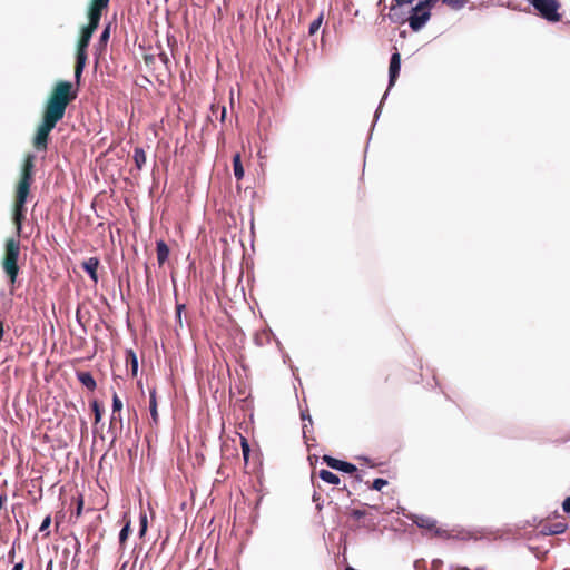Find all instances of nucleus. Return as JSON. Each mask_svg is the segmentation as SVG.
<instances>
[{"mask_svg":"<svg viewBox=\"0 0 570 570\" xmlns=\"http://www.w3.org/2000/svg\"><path fill=\"white\" fill-rule=\"evenodd\" d=\"M233 169H234V176L237 180L243 179L244 177V168L242 164L240 154L236 153L233 157Z\"/></svg>","mask_w":570,"mask_h":570,"instance_id":"15","label":"nucleus"},{"mask_svg":"<svg viewBox=\"0 0 570 570\" xmlns=\"http://www.w3.org/2000/svg\"><path fill=\"white\" fill-rule=\"evenodd\" d=\"M121 410H122V401L115 393L112 396V412L117 413V412H120Z\"/></svg>","mask_w":570,"mask_h":570,"instance_id":"25","label":"nucleus"},{"mask_svg":"<svg viewBox=\"0 0 570 570\" xmlns=\"http://www.w3.org/2000/svg\"><path fill=\"white\" fill-rule=\"evenodd\" d=\"M323 461L332 469L334 470H337V471H342V472H345V473H354L357 471V468L350 463V462H346V461H342V460H338V459H335L333 456H330V455H324L323 456Z\"/></svg>","mask_w":570,"mask_h":570,"instance_id":"7","label":"nucleus"},{"mask_svg":"<svg viewBox=\"0 0 570 570\" xmlns=\"http://www.w3.org/2000/svg\"><path fill=\"white\" fill-rule=\"evenodd\" d=\"M422 528L433 529L435 527V521L432 520H423L422 523L419 524Z\"/></svg>","mask_w":570,"mask_h":570,"instance_id":"32","label":"nucleus"},{"mask_svg":"<svg viewBox=\"0 0 570 570\" xmlns=\"http://www.w3.org/2000/svg\"><path fill=\"white\" fill-rule=\"evenodd\" d=\"M318 475L323 481H325L330 484H338L340 483V478L328 470H324V469L321 470L318 472Z\"/></svg>","mask_w":570,"mask_h":570,"instance_id":"18","label":"nucleus"},{"mask_svg":"<svg viewBox=\"0 0 570 570\" xmlns=\"http://www.w3.org/2000/svg\"><path fill=\"white\" fill-rule=\"evenodd\" d=\"M185 308L184 304L176 305V318L179 325H181V312Z\"/></svg>","mask_w":570,"mask_h":570,"instance_id":"31","label":"nucleus"},{"mask_svg":"<svg viewBox=\"0 0 570 570\" xmlns=\"http://www.w3.org/2000/svg\"><path fill=\"white\" fill-rule=\"evenodd\" d=\"M126 363L128 366H130L132 376H136L138 372V360L136 353L132 350L126 351Z\"/></svg>","mask_w":570,"mask_h":570,"instance_id":"16","label":"nucleus"},{"mask_svg":"<svg viewBox=\"0 0 570 570\" xmlns=\"http://www.w3.org/2000/svg\"><path fill=\"white\" fill-rule=\"evenodd\" d=\"M134 161L136 164V167L138 169H141L142 166L146 164V154L145 150L140 147H136L134 150Z\"/></svg>","mask_w":570,"mask_h":570,"instance_id":"17","label":"nucleus"},{"mask_svg":"<svg viewBox=\"0 0 570 570\" xmlns=\"http://www.w3.org/2000/svg\"><path fill=\"white\" fill-rule=\"evenodd\" d=\"M82 505H83V501H82V499H80L78 502L77 515L81 514Z\"/></svg>","mask_w":570,"mask_h":570,"instance_id":"37","label":"nucleus"},{"mask_svg":"<svg viewBox=\"0 0 570 570\" xmlns=\"http://www.w3.org/2000/svg\"><path fill=\"white\" fill-rule=\"evenodd\" d=\"M401 70V55L396 51L391 56L389 67V88L394 86Z\"/></svg>","mask_w":570,"mask_h":570,"instance_id":"9","label":"nucleus"},{"mask_svg":"<svg viewBox=\"0 0 570 570\" xmlns=\"http://www.w3.org/2000/svg\"><path fill=\"white\" fill-rule=\"evenodd\" d=\"M562 508L566 512L570 513V497L566 498L562 503Z\"/></svg>","mask_w":570,"mask_h":570,"instance_id":"34","label":"nucleus"},{"mask_svg":"<svg viewBox=\"0 0 570 570\" xmlns=\"http://www.w3.org/2000/svg\"><path fill=\"white\" fill-rule=\"evenodd\" d=\"M110 37V26L108 24L100 35L99 46L105 47Z\"/></svg>","mask_w":570,"mask_h":570,"instance_id":"24","label":"nucleus"},{"mask_svg":"<svg viewBox=\"0 0 570 570\" xmlns=\"http://www.w3.org/2000/svg\"><path fill=\"white\" fill-rule=\"evenodd\" d=\"M442 2L452 9H461L466 3V0H442Z\"/></svg>","mask_w":570,"mask_h":570,"instance_id":"23","label":"nucleus"},{"mask_svg":"<svg viewBox=\"0 0 570 570\" xmlns=\"http://www.w3.org/2000/svg\"><path fill=\"white\" fill-rule=\"evenodd\" d=\"M3 334H4L3 322L0 321V342L2 341Z\"/></svg>","mask_w":570,"mask_h":570,"instance_id":"38","label":"nucleus"},{"mask_svg":"<svg viewBox=\"0 0 570 570\" xmlns=\"http://www.w3.org/2000/svg\"><path fill=\"white\" fill-rule=\"evenodd\" d=\"M434 0H419L416 3V11H422V9H431Z\"/></svg>","mask_w":570,"mask_h":570,"instance_id":"28","label":"nucleus"},{"mask_svg":"<svg viewBox=\"0 0 570 570\" xmlns=\"http://www.w3.org/2000/svg\"><path fill=\"white\" fill-rule=\"evenodd\" d=\"M149 410L150 416L155 424L158 423V411H157V399H156V389H151L149 391Z\"/></svg>","mask_w":570,"mask_h":570,"instance_id":"13","label":"nucleus"},{"mask_svg":"<svg viewBox=\"0 0 570 570\" xmlns=\"http://www.w3.org/2000/svg\"><path fill=\"white\" fill-rule=\"evenodd\" d=\"M110 0H91L89 9H88V19L89 22L87 26L82 27L80 37L77 43V52H76V65H75V79L76 83L79 85L81 80V75L86 67V62L88 59L87 48L90 43V39L94 32L97 30L99 26V21L102 16V11L108 8Z\"/></svg>","mask_w":570,"mask_h":570,"instance_id":"2","label":"nucleus"},{"mask_svg":"<svg viewBox=\"0 0 570 570\" xmlns=\"http://www.w3.org/2000/svg\"><path fill=\"white\" fill-rule=\"evenodd\" d=\"M76 97L77 91L73 90L71 82L58 81L55 85L46 102L41 124L38 126L32 139V146L36 150H47L50 131L63 118L68 105Z\"/></svg>","mask_w":570,"mask_h":570,"instance_id":"1","label":"nucleus"},{"mask_svg":"<svg viewBox=\"0 0 570 570\" xmlns=\"http://www.w3.org/2000/svg\"><path fill=\"white\" fill-rule=\"evenodd\" d=\"M568 525L563 521L557 522H542L539 525V531L543 535L561 534L567 530Z\"/></svg>","mask_w":570,"mask_h":570,"instance_id":"8","label":"nucleus"},{"mask_svg":"<svg viewBox=\"0 0 570 570\" xmlns=\"http://www.w3.org/2000/svg\"><path fill=\"white\" fill-rule=\"evenodd\" d=\"M35 161V155H26L21 166L20 177L16 185L12 219L16 225L18 236H20L22 222L26 218V202L30 193V187L33 183Z\"/></svg>","mask_w":570,"mask_h":570,"instance_id":"3","label":"nucleus"},{"mask_svg":"<svg viewBox=\"0 0 570 570\" xmlns=\"http://www.w3.org/2000/svg\"><path fill=\"white\" fill-rule=\"evenodd\" d=\"M431 17V12L429 9H422V11H416V6L412 8L411 14L407 19L410 28L413 31L421 30L425 23L429 21Z\"/></svg>","mask_w":570,"mask_h":570,"instance_id":"6","label":"nucleus"},{"mask_svg":"<svg viewBox=\"0 0 570 570\" xmlns=\"http://www.w3.org/2000/svg\"><path fill=\"white\" fill-rule=\"evenodd\" d=\"M100 265V261L97 257H90L87 261H83L81 266L89 274L90 278L95 284L98 283V274L97 269Z\"/></svg>","mask_w":570,"mask_h":570,"instance_id":"10","label":"nucleus"},{"mask_svg":"<svg viewBox=\"0 0 570 570\" xmlns=\"http://www.w3.org/2000/svg\"><path fill=\"white\" fill-rule=\"evenodd\" d=\"M397 6L411 3L413 0H394Z\"/></svg>","mask_w":570,"mask_h":570,"instance_id":"36","label":"nucleus"},{"mask_svg":"<svg viewBox=\"0 0 570 570\" xmlns=\"http://www.w3.org/2000/svg\"><path fill=\"white\" fill-rule=\"evenodd\" d=\"M124 520H126V521H125V524L119 533V546L121 549L125 548V543L131 532V528H130L131 522L129 519H127V514L124 515Z\"/></svg>","mask_w":570,"mask_h":570,"instance_id":"14","label":"nucleus"},{"mask_svg":"<svg viewBox=\"0 0 570 570\" xmlns=\"http://www.w3.org/2000/svg\"><path fill=\"white\" fill-rule=\"evenodd\" d=\"M422 380V374L415 368L405 374V381L411 384H419Z\"/></svg>","mask_w":570,"mask_h":570,"instance_id":"20","label":"nucleus"},{"mask_svg":"<svg viewBox=\"0 0 570 570\" xmlns=\"http://www.w3.org/2000/svg\"><path fill=\"white\" fill-rule=\"evenodd\" d=\"M139 524H140V529H139V537L140 538H144L145 534H146V531H147V528H148V519H147V514L146 512H140V515H139Z\"/></svg>","mask_w":570,"mask_h":570,"instance_id":"21","label":"nucleus"},{"mask_svg":"<svg viewBox=\"0 0 570 570\" xmlns=\"http://www.w3.org/2000/svg\"><path fill=\"white\" fill-rule=\"evenodd\" d=\"M20 255V242L16 238H8L4 245V256L2 258V268L10 279L16 283L19 274L18 258Z\"/></svg>","mask_w":570,"mask_h":570,"instance_id":"4","label":"nucleus"},{"mask_svg":"<svg viewBox=\"0 0 570 570\" xmlns=\"http://www.w3.org/2000/svg\"><path fill=\"white\" fill-rule=\"evenodd\" d=\"M156 252L158 265L163 266L169 257V247L163 239H160L156 243Z\"/></svg>","mask_w":570,"mask_h":570,"instance_id":"11","label":"nucleus"},{"mask_svg":"<svg viewBox=\"0 0 570 570\" xmlns=\"http://www.w3.org/2000/svg\"><path fill=\"white\" fill-rule=\"evenodd\" d=\"M8 557H9V559H10L11 561L13 560V558H14V550H13V549H11V550L9 551Z\"/></svg>","mask_w":570,"mask_h":570,"instance_id":"39","label":"nucleus"},{"mask_svg":"<svg viewBox=\"0 0 570 570\" xmlns=\"http://www.w3.org/2000/svg\"><path fill=\"white\" fill-rule=\"evenodd\" d=\"M366 515H367V512L365 510L354 509L351 511V517L356 521L364 519Z\"/></svg>","mask_w":570,"mask_h":570,"instance_id":"29","label":"nucleus"},{"mask_svg":"<svg viewBox=\"0 0 570 570\" xmlns=\"http://www.w3.org/2000/svg\"><path fill=\"white\" fill-rule=\"evenodd\" d=\"M535 12L549 22H559L562 16L559 13L561 3L559 0H527Z\"/></svg>","mask_w":570,"mask_h":570,"instance_id":"5","label":"nucleus"},{"mask_svg":"<svg viewBox=\"0 0 570 570\" xmlns=\"http://www.w3.org/2000/svg\"><path fill=\"white\" fill-rule=\"evenodd\" d=\"M384 380L387 382L390 380V375H386Z\"/></svg>","mask_w":570,"mask_h":570,"instance_id":"41","label":"nucleus"},{"mask_svg":"<svg viewBox=\"0 0 570 570\" xmlns=\"http://www.w3.org/2000/svg\"><path fill=\"white\" fill-rule=\"evenodd\" d=\"M240 444H242V452H243L244 460L248 461V456H249V452H250L249 444L245 438H242Z\"/></svg>","mask_w":570,"mask_h":570,"instance_id":"27","label":"nucleus"},{"mask_svg":"<svg viewBox=\"0 0 570 570\" xmlns=\"http://www.w3.org/2000/svg\"><path fill=\"white\" fill-rule=\"evenodd\" d=\"M323 23V13H321L314 21L311 22L308 28L309 36H314Z\"/></svg>","mask_w":570,"mask_h":570,"instance_id":"22","label":"nucleus"},{"mask_svg":"<svg viewBox=\"0 0 570 570\" xmlns=\"http://www.w3.org/2000/svg\"><path fill=\"white\" fill-rule=\"evenodd\" d=\"M50 524H51V517H50V515H47V517L43 519V521H42V523H41V525H40V528H39V531H40V532H42V533H45V535H46V537H48V535H49V532H48L47 530H48V528L50 527Z\"/></svg>","mask_w":570,"mask_h":570,"instance_id":"26","label":"nucleus"},{"mask_svg":"<svg viewBox=\"0 0 570 570\" xmlns=\"http://www.w3.org/2000/svg\"><path fill=\"white\" fill-rule=\"evenodd\" d=\"M225 115H226V108H225V107H223V109H222V120H224Z\"/></svg>","mask_w":570,"mask_h":570,"instance_id":"40","label":"nucleus"},{"mask_svg":"<svg viewBox=\"0 0 570 570\" xmlns=\"http://www.w3.org/2000/svg\"><path fill=\"white\" fill-rule=\"evenodd\" d=\"M90 406H91V410L95 414V424H98L102 417V407L100 405V403L97 401V400H94L91 403H90Z\"/></svg>","mask_w":570,"mask_h":570,"instance_id":"19","label":"nucleus"},{"mask_svg":"<svg viewBox=\"0 0 570 570\" xmlns=\"http://www.w3.org/2000/svg\"><path fill=\"white\" fill-rule=\"evenodd\" d=\"M77 379L89 391H94L97 386L94 376L89 372H77Z\"/></svg>","mask_w":570,"mask_h":570,"instance_id":"12","label":"nucleus"},{"mask_svg":"<svg viewBox=\"0 0 570 570\" xmlns=\"http://www.w3.org/2000/svg\"><path fill=\"white\" fill-rule=\"evenodd\" d=\"M115 414L116 413L112 412V415L110 417V426H109L110 431L114 429V425L116 424L117 421H119L121 423V417L120 416L117 417Z\"/></svg>","mask_w":570,"mask_h":570,"instance_id":"33","label":"nucleus"},{"mask_svg":"<svg viewBox=\"0 0 570 570\" xmlns=\"http://www.w3.org/2000/svg\"><path fill=\"white\" fill-rule=\"evenodd\" d=\"M23 560H21L20 562L16 563L13 569L12 570H23Z\"/></svg>","mask_w":570,"mask_h":570,"instance_id":"35","label":"nucleus"},{"mask_svg":"<svg viewBox=\"0 0 570 570\" xmlns=\"http://www.w3.org/2000/svg\"><path fill=\"white\" fill-rule=\"evenodd\" d=\"M355 478H356L357 481L362 480L360 475H356Z\"/></svg>","mask_w":570,"mask_h":570,"instance_id":"42","label":"nucleus"},{"mask_svg":"<svg viewBox=\"0 0 570 570\" xmlns=\"http://www.w3.org/2000/svg\"><path fill=\"white\" fill-rule=\"evenodd\" d=\"M387 484V481L385 479H375L372 483V489L376 491H381L383 487Z\"/></svg>","mask_w":570,"mask_h":570,"instance_id":"30","label":"nucleus"}]
</instances>
